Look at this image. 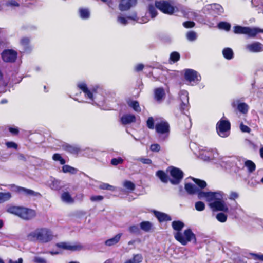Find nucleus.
Wrapping results in <instances>:
<instances>
[{
  "mask_svg": "<svg viewBox=\"0 0 263 263\" xmlns=\"http://www.w3.org/2000/svg\"><path fill=\"white\" fill-rule=\"evenodd\" d=\"M53 235L51 230L47 228H38L27 235V238L31 241H38L46 243L52 240Z\"/></svg>",
  "mask_w": 263,
  "mask_h": 263,
  "instance_id": "obj_1",
  "label": "nucleus"
},
{
  "mask_svg": "<svg viewBox=\"0 0 263 263\" xmlns=\"http://www.w3.org/2000/svg\"><path fill=\"white\" fill-rule=\"evenodd\" d=\"M7 211L25 220H31L36 215L34 210L23 206H10L7 209Z\"/></svg>",
  "mask_w": 263,
  "mask_h": 263,
  "instance_id": "obj_2",
  "label": "nucleus"
},
{
  "mask_svg": "<svg viewBox=\"0 0 263 263\" xmlns=\"http://www.w3.org/2000/svg\"><path fill=\"white\" fill-rule=\"evenodd\" d=\"M175 239L182 245L185 246L189 242L194 240V243H196V235L193 233L191 229H187L184 231L183 234L181 232H177L174 234Z\"/></svg>",
  "mask_w": 263,
  "mask_h": 263,
  "instance_id": "obj_3",
  "label": "nucleus"
},
{
  "mask_svg": "<svg viewBox=\"0 0 263 263\" xmlns=\"http://www.w3.org/2000/svg\"><path fill=\"white\" fill-rule=\"evenodd\" d=\"M155 7L165 14L172 15L179 11L176 6L172 5L170 2L165 0L156 1Z\"/></svg>",
  "mask_w": 263,
  "mask_h": 263,
  "instance_id": "obj_4",
  "label": "nucleus"
},
{
  "mask_svg": "<svg viewBox=\"0 0 263 263\" xmlns=\"http://www.w3.org/2000/svg\"><path fill=\"white\" fill-rule=\"evenodd\" d=\"M216 128L219 136L222 138L227 137L230 134L231 123L229 120L221 119L217 123Z\"/></svg>",
  "mask_w": 263,
  "mask_h": 263,
  "instance_id": "obj_5",
  "label": "nucleus"
},
{
  "mask_svg": "<svg viewBox=\"0 0 263 263\" xmlns=\"http://www.w3.org/2000/svg\"><path fill=\"white\" fill-rule=\"evenodd\" d=\"M167 171H169L172 178H170V182L173 185L179 184L184 177L183 171L179 168L171 166Z\"/></svg>",
  "mask_w": 263,
  "mask_h": 263,
  "instance_id": "obj_6",
  "label": "nucleus"
},
{
  "mask_svg": "<svg viewBox=\"0 0 263 263\" xmlns=\"http://www.w3.org/2000/svg\"><path fill=\"white\" fill-rule=\"evenodd\" d=\"M77 87L84 93L86 98L89 99L92 101H94L93 95L97 93L98 89L99 88L98 86H96L90 90L84 82L79 83L77 84Z\"/></svg>",
  "mask_w": 263,
  "mask_h": 263,
  "instance_id": "obj_7",
  "label": "nucleus"
},
{
  "mask_svg": "<svg viewBox=\"0 0 263 263\" xmlns=\"http://www.w3.org/2000/svg\"><path fill=\"white\" fill-rule=\"evenodd\" d=\"M3 61L6 63H14L17 57V52L13 49H5L1 53Z\"/></svg>",
  "mask_w": 263,
  "mask_h": 263,
  "instance_id": "obj_8",
  "label": "nucleus"
},
{
  "mask_svg": "<svg viewBox=\"0 0 263 263\" xmlns=\"http://www.w3.org/2000/svg\"><path fill=\"white\" fill-rule=\"evenodd\" d=\"M184 78L189 82H198L201 80V76L198 74L197 71L192 69H185L184 70Z\"/></svg>",
  "mask_w": 263,
  "mask_h": 263,
  "instance_id": "obj_9",
  "label": "nucleus"
},
{
  "mask_svg": "<svg viewBox=\"0 0 263 263\" xmlns=\"http://www.w3.org/2000/svg\"><path fill=\"white\" fill-rule=\"evenodd\" d=\"M155 130L158 134L168 136L170 132V126L167 121L162 120L156 124Z\"/></svg>",
  "mask_w": 263,
  "mask_h": 263,
  "instance_id": "obj_10",
  "label": "nucleus"
},
{
  "mask_svg": "<svg viewBox=\"0 0 263 263\" xmlns=\"http://www.w3.org/2000/svg\"><path fill=\"white\" fill-rule=\"evenodd\" d=\"M210 206L215 211L228 212V208L225 204L224 202L221 199H217L213 202L209 204Z\"/></svg>",
  "mask_w": 263,
  "mask_h": 263,
  "instance_id": "obj_11",
  "label": "nucleus"
},
{
  "mask_svg": "<svg viewBox=\"0 0 263 263\" xmlns=\"http://www.w3.org/2000/svg\"><path fill=\"white\" fill-rule=\"evenodd\" d=\"M55 246L58 248L66 250H70L71 251L81 250L83 247L81 245H71L66 242H61L56 243Z\"/></svg>",
  "mask_w": 263,
  "mask_h": 263,
  "instance_id": "obj_12",
  "label": "nucleus"
},
{
  "mask_svg": "<svg viewBox=\"0 0 263 263\" xmlns=\"http://www.w3.org/2000/svg\"><path fill=\"white\" fill-rule=\"evenodd\" d=\"M137 0H121L119 8L121 11H127L136 6Z\"/></svg>",
  "mask_w": 263,
  "mask_h": 263,
  "instance_id": "obj_13",
  "label": "nucleus"
},
{
  "mask_svg": "<svg viewBox=\"0 0 263 263\" xmlns=\"http://www.w3.org/2000/svg\"><path fill=\"white\" fill-rule=\"evenodd\" d=\"M16 191L19 193H23L26 196H32L36 197L42 196L41 194L39 192H36L31 189L25 188L21 186H16Z\"/></svg>",
  "mask_w": 263,
  "mask_h": 263,
  "instance_id": "obj_14",
  "label": "nucleus"
},
{
  "mask_svg": "<svg viewBox=\"0 0 263 263\" xmlns=\"http://www.w3.org/2000/svg\"><path fill=\"white\" fill-rule=\"evenodd\" d=\"M136 121V116L133 114H125L120 118V122L123 125L129 124Z\"/></svg>",
  "mask_w": 263,
  "mask_h": 263,
  "instance_id": "obj_15",
  "label": "nucleus"
},
{
  "mask_svg": "<svg viewBox=\"0 0 263 263\" xmlns=\"http://www.w3.org/2000/svg\"><path fill=\"white\" fill-rule=\"evenodd\" d=\"M259 33H263V29L257 27L251 28L247 27L246 34L249 37H255Z\"/></svg>",
  "mask_w": 263,
  "mask_h": 263,
  "instance_id": "obj_16",
  "label": "nucleus"
},
{
  "mask_svg": "<svg viewBox=\"0 0 263 263\" xmlns=\"http://www.w3.org/2000/svg\"><path fill=\"white\" fill-rule=\"evenodd\" d=\"M127 19L131 20L133 21H137L138 17L136 12H134L130 15L127 16L126 17H124L123 16H119L117 17V21L118 22L121 24L126 25L128 23Z\"/></svg>",
  "mask_w": 263,
  "mask_h": 263,
  "instance_id": "obj_17",
  "label": "nucleus"
},
{
  "mask_svg": "<svg viewBox=\"0 0 263 263\" xmlns=\"http://www.w3.org/2000/svg\"><path fill=\"white\" fill-rule=\"evenodd\" d=\"M233 108L237 106V109L242 114H246L248 111L249 106L246 103H239L237 104V101H233L231 104Z\"/></svg>",
  "mask_w": 263,
  "mask_h": 263,
  "instance_id": "obj_18",
  "label": "nucleus"
},
{
  "mask_svg": "<svg viewBox=\"0 0 263 263\" xmlns=\"http://www.w3.org/2000/svg\"><path fill=\"white\" fill-rule=\"evenodd\" d=\"M154 215L160 222L171 221L172 218L168 215L159 211H154Z\"/></svg>",
  "mask_w": 263,
  "mask_h": 263,
  "instance_id": "obj_19",
  "label": "nucleus"
},
{
  "mask_svg": "<svg viewBox=\"0 0 263 263\" xmlns=\"http://www.w3.org/2000/svg\"><path fill=\"white\" fill-rule=\"evenodd\" d=\"M248 48L253 52H259L263 51V45L259 42H255L249 45Z\"/></svg>",
  "mask_w": 263,
  "mask_h": 263,
  "instance_id": "obj_20",
  "label": "nucleus"
},
{
  "mask_svg": "<svg viewBox=\"0 0 263 263\" xmlns=\"http://www.w3.org/2000/svg\"><path fill=\"white\" fill-rule=\"evenodd\" d=\"M122 235V233H118L111 238L106 240L105 244L107 246H111L116 245L120 241Z\"/></svg>",
  "mask_w": 263,
  "mask_h": 263,
  "instance_id": "obj_21",
  "label": "nucleus"
},
{
  "mask_svg": "<svg viewBox=\"0 0 263 263\" xmlns=\"http://www.w3.org/2000/svg\"><path fill=\"white\" fill-rule=\"evenodd\" d=\"M126 102L130 107L132 108L135 111L140 112L141 109L138 101H133L130 99H128Z\"/></svg>",
  "mask_w": 263,
  "mask_h": 263,
  "instance_id": "obj_22",
  "label": "nucleus"
},
{
  "mask_svg": "<svg viewBox=\"0 0 263 263\" xmlns=\"http://www.w3.org/2000/svg\"><path fill=\"white\" fill-rule=\"evenodd\" d=\"M20 44L23 47L24 51H29L31 50L30 46V40L29 37H23L20 40Z\"/></svg>",
  "mask_w": 263,
  "mask_h": 263,
  "instance_id": "obj_23",
  "label": "nucleus"
},
{
  "mask_svg": "<svg viewBox=\"0 0 263 263\" xmlns=\"http://www.w3.org/2000/svg\"><path fill=\"white\" fill-rule=\"evenodd\" d=\"M184 189L188 194L194 195L197 193L198 188L191 183H186L184 184Z\"/></svg>",
  "mask_w": 263,
  "mask_h": 263,
  "instance_id": "obj_24",
  "label": "nucleus"
},
{
  "mask_svg": "<svg viewBox=\"0 0 263 263\" xmlns=\"http://www.w3.org/2000/svg\"><path fill=\"white\" fill-rule=\"evenodd\" d=\"M156 175L163 183H166L170 181L168 175L163 170L157 171Z\"/></svg>",
  "mask_w": 263,
  "mask_h": 263,
  "instance_id": "obj_25",
  "label": "nucleus"
},
{
  "mask_svg": "<svg viewBox=\"0 0 263 263\" xmlns=\"http://www.w3.org/2000/svg\"><path fill=\"white\" fill-rule=\"evenodd\" d=\"M211 10L216 15H220L224 12L223 7L220 4L214 3L210 5Z\"/></svg>",
  "mask_w": 263,
  "mask_h": 263,
  "instance_id": "obj_26",
  "label": "nucleus"
},
{
  "mask_svg": "<svg viewBox=\"0 0 263 263\" xmlns=\"http://www.w3.org/2000/svg\"><path fill=\"white\" fill-rule=\"evenodd\" d=\"M155 98L157 101L161 100L165 96L164 90L162 87L156 88L154 91Z\"/></svg>",
  "mask_w": 263,
  "mask_h": 263,
  "instance_id": "obj_27",
  "label": "nucleus"
},
{
  "mask_svg": "<svg viewBox=\"0 0 263 263\" xmlns=\"http://www.w3.org/2000/svg\"><path fill=\"white\" fill-rule=\"evenodd\" d=\"M140 227L141 230L148 232L152 229L153 224L148 221H143L140 223Z\"/></svg>",
  "mask_w": 263,
  "mask_h": 263,
  "instance_id": "obj_28",
  "label": "nucleus"
},
{
  "mask_svg": "<svg viewBox=\"0 0 263 263\" xmlns=\"http://www.w3.org/2000/svg\"><path fill=\"white\" fill-rule=\"evenodd\" d=\"M172 226L174 230L177 232H180L184 227V224L180 220L173 221L172 223Z\"/></svg>",
  "mask_w": 263,
  "mask_h": 263,
  "instance_id": "obj_29",
  "label": "nucleus"
},
{
  "mask_svg": "<svg viewBox=\"0 0 263 263\" xmlns=\"http://www.w3.org/2000/svg\"><path fill=\"white\" fill-rule=\"evenodd\" d=\"M191 178L194 181V182L198 186V189H203L206 187L207 183L204 180L198 178H195L194 177H191Z\"/></svg>",
  "mask_w": 263,
  "mask_h": 263,
  "instance_id": "obj_30",
  "label": "nucleus"
},
{
  "mask_svg": "<svg viewBox=\"0 0 263 263\" xmlns=\"http://www.w3.org/2000/svg\"><path fill=\"white\" fill-rule=\"evenodd\" d=\"M222 54L225 59L231 60L234 57V53L230 48H225L222 50Z\"/></svg>",
  "mask_w": 263,
  "mask_h": 263,
  "instance_id": "obj_31",
  "label": "nucleus"
},
{
  "mask_svg": "<svg viewBox=\"0 0 263 263\" xmlns=\"http://www.w3.org/2000/svg\"><path fill=\"white\" fill-rule=\"evenodd\" d=\"M61 199L62 201L67 203H73V199L68 192H64L61 195Z\"/></svg>",
  "mask_w": 263,
  "mask_h": 263,
  "instance_id": "obj_32",
  "label": "nucleus"
},
{
  "mask_svg": "<svg viewBox=\"0 0 263 263\" xmlns=\"http://www.w3.org/2000/svg\"><path fill=\"white\" fill-rule=\"evenodd\" d=\"M245 166L247 168L249 173H253L256 169L255 164L250 160H247L245 162Z\"/></svg>",
  "mask_w": 263,
  "mask_h": 263,
  "instance_id": "obj_33",
  "label": "nucleus"
},
{
  "mask_svg": "<svg viewBox=\"0 0 263 263\" xmlns=\"http://www.w3.org/2000/svg\"><path fill=\"white\" fill-rule=\"evenodd\" d=\"M64 149L66 152L73 154H77L80 152L79 148L70 145L69 144H67L65 145L64 147Z\"/></svg>",
  "mask_w": 263,
  "mask_h": 263,
  "instance_id": "obj_34",
  "label": "nucleus"
},
{
  "mask_svg": "<svg viewBox=\"0 0 263 263\" xmlns=\"http://www.w3.org/2000/svg\"><path fill=\"white\" fill-rule=\"evenodd\" d=\"M79 12L80 16L82 19H88L90 16V12L88 9L80 8Z\"/></svg>",
  "mask_w": 263,
  "mask_h": 263,
  "instance_id": "obj_35",
  "label": "nucleus"
},
{
  "mask_svg": "<svg viewBox=\"0 0 263 263\" xmlns=\"http://www.w3.org/2000/svg\"><path fill=\"white\" fill-rule=\"evenodd\" d=\"M62 171L65 173H69L71 174H76L77 170L70 165H64L62 166Z\"/></svg>",
  "mask_w": 263,
  "mask_h": 263,
  "instance_id": "obj_36",
  "label": "nucleus"
},
{
  "mask_svg": "<svg viewBox=\"0 0 263 263\" xmlns=\"http://www.w3.org/2000/svg\"><path fill=\"white\" fill-rule=\"evenodd\" d=\"M11 197V195L9 192L3 193L0 192V203H2L9 200Z\"/></svg>",
  "mask_w": 263,
  "mask_h": 263,
  "instance_id": "obj_37",
  "label": "nucleus"
},
{
  "mask_svg": "<svg viewBox=\"0 0 263 263\" xmlns=\"http://www.w3.org/2000/svg\"><path fill=\"white\" fill-rule=\"evenodd\" d=\"M247 27L237 25L234 27V32L236 34H245Z\"/></svg>",
  "mask_w": 263,
  "mask_h": 263,
  "instance_id": "obj_38",
  "label": "nucleus"
},
{
  "mask_svg": "<svg viewBox=\"0 0 263 263\" xmlns=\"http://www.w3.org/2000/svg\"><path fill=\"white\" fill-rule=\"evenodd\" d=\"M180 58V54L176 51H173L170 54V61L173 63L178 62Z\"/></svg>",
  "mask_w": 263,
  "mask_h": 263,
  "instance_id": "obj_39",
  "label": "nucleus"
},
{
  "mask_svg": "<svg viewBox=\"0 0 263 263\" xmlns=\"http://www.w3.org/2000/svg\"><path fill=\"white\" fill-rule=\"evenodd\" d=\"M123 186L128 191L132 192L135 189V185L131 181L126 180L124 182Z\"/></svg>",
  "mask_w": 263,
  "mask_h": 263,
  "instance_id": "obj_40",
  "label": "nucleus"
},
{
  "mask_svg": "<svg viewBox=\"0 0 263 263\" xmlns=\"http://www.w3.org/2000/svg\"><path fill=\"white\" fill-rule=\"evenodd\" d=\"M218 27L220 29H223L228 31L231 29V25L230 23L226 22H220L218 24Z\"/></svg>",
  "mask_w": 263,
  "mask_h": 263,
  "instance_id": "obj_41",
  "label": "nucleus"
},
{
  "mask_svg": "<svg viewBox=\"0 0 263 263\" xmlns=\"http://www.w3.org/2000/svg\"><path fill=\"white\" fill-rule=\"evenodd\" d=\"M128 260H131L132 263H141L143 260V256L141 254H134L133 258Z\"/></svg>",
  "mask_w": 263,
  "mask_h": 263,
  "instance_id": "obj_42",
  "label": "nucleus"
},
{
  "mask_svg": "<svg viewBox=\"0 0 263 263\" xmlns=\"http://www.w3.org/2000/svg\"><path fill=\"white\" fill-rule=\"evenodd\" d=\"M156 8L155 6H154L152 4L148 5V10L152 18H154L158 14Z\"/></svg>",
  "mask_w": 263,
  "mask_h": 263,
  "instance_id": "obj_43",
  "label": "nucleus"
},
{
  "mask_svg": "<svg viewBox=\"0 0 263 263\" xmlns=\"http://www.w3.org/2000/svg\"><path fill=\"white\" fill-rule=\"evenodd\" d=\"M50 187L52 190H60L61 188L60 181L54 179L52 181L51 183H50Z\"/></svg>",
  "mask_w": 263,
  "mask_h": 263,
  "instance_id": "obj_44",
  "label": "nucleus"
},
{
  "mask_svg": "<svg viewBox=\"0 0 263 263\" xmlns=\"http://www.w3.org/2000/svg\"><path fill=\"white\" fill-rule=\"evenodd\" d=\"M52 159L54 161H59L60 164L62 165H64L66 163L65 159L62 157L60 154L58 153L54 154L52 156Z\"/></svg>",
  "mask_w": 263,
  "mask_h": 263,
  "instance_id": "obj_45",
  "label": "nucleus"
},
{
  "mask_svg": "<svg viewBox=\"0 0 263 263\" xmlns=\"http://www.w3.org/2000/svg\"><path fill=\"white\" fill-rule=\"evenodd\" d=\"M129 232L133 234H138L140 233V229L138 225H132L128 227Z\"/></svg>",
  "mask_w": 263,
  "mask_h": 263,
  "instance_id": "obj_46",
  "label": "nucleus"
},
{
  "mask_svg": "<svg viewBox=\"0 0 263 263\" xmlns=\"http://www.w3.org/2000/svg\"><path fill=\"white\" fill-rule=\"evenodd\" d=\"M146 125L149 129H155L154 120L152 117H149L148 118L146 121Z\"/></svg>",
  "mask_w": 263,
  "mask_h": 263,
  "instance_id": "obj_47",
  "label": "nucleus"
},
{
  "mask_svg": "<svg viewBox=\"0 0 263 263\" xmlns=\"http://www.w3.org/2000/svg\"><path fill=\"white\" fill-rule=\"evenodd\" d=\"M216 219L220 222H224L227 220V216L223 213H219L216 215Z\"/></svg>",
  "mask_w": 263,
  "mask_h": 263,
  "instance_id": "obj_48",
  "label": "nucleus"
},
{
  "mask_svg": "<svg viewBox=\"0 0 263 263\" xmlns=\"http://www.w3.org/2000/svg\"><path fill=\"white\" fill-rule=\"evenodd\" d=\"M195 209L198 211H203L205 209V204L202 201H197L195 204Z\"/></svg>",
  "mask_w": 263,
  "mask_h": 263,
  "instance_id": "obj_49",
  "label": "nucleus"
},
{
  "mask_svg": "<svg viewBox=\"0 0 263 263\" xmlns=\"http://www.w3.org/2000/svg\"><path fill=\"white\" fill-rule=\"evenodd\" d=\"M186 37L188 40L193 41L197 38L196 33L193 31H190L186 34Z\"/></svg>",
  "mask_w": 263,
  "mask_h": 263,
  "instance_id": "obj_50",
  "label": "nucleus"
},
{
  "mask_svg": "<svg viewBox=\"0 0 263 263\" xmlns=\"http://www.w3.org/2000/svg\"><path fill=\"white\" fill-rule=\"evenodd\" d=\"M123 162V159L121 157H118L117 158H112L111 160V164L114 166L122 164Z\"/></svg>",
  "mask_w": 263,
  "mask_h": 263,
  "instance_id": "obj_51",
  "label": "nucleus"
},
{
  "mask_svg": "<svg viewBox=\"0 0 263 263\" xmlns=\"http://www.w3.org/2000/svg\"><path fill=\"white\" fill-rule=\"evenodd\" d=\"M196 194H197L198 199H201L206 198L207 192H204L202 191V189H198Z\"/></svg>",
  "mask_w": 263,
  "mask_h": 263,
  "instance_id": "obj_52",
  "label": "nucleus"
},
{
  "mask_svg": "<svg viewBox=\"0 0 263 263\" xmlns=\"http://www.w3.org/2000/svg\"><path fill=\"white\" fill-rule=\"evenodd\" d=\"M216 194L217 193L216 192H207L206 198L208 199L209 201L215 199L216 198Z\"/></svg>",
  "mask_w": 263,
  "mask_h": 263,
  "instance_id": "obj_53",
  "label": "nucleus"
},
{
  "mask_svg": "<svg viewBox=\"0 0 263 263\" xmlns=\"http://www.w3.org/2000/svg\"><path fill=\"white\" fill-rule=\"evenodd\" d=\"M100 188L102 190H107L110 191H114L115 188L113 186L109 185L107 183H103L100 186Z\"/></svg>",
  "mask_w": 263,
  "mask_h": 263,
  "instance_id": "obj_54",
  "label": "nucleus"
},
{
  "mask_svg": "<svg viewBox=\"0 0 263 263\" xmlns=\"http://www.w3.org/2000/svg\"><path fill=\"white\" fill-rule=\"evenodd\" d=\"M150 150L154 152H158L160 151V146L157 143L152 144L150 146Z\"/></svg>",
  "mask_w": 263,
  "mask_h": 263,
  "instance_id": "obj_55",
  "label": "nucleus"
},
{
  "mask_svg": "<svg viewBox=\"0 0 263 263\" xmlns=\"http://www.w3.org/2000/svg\"><path fill=\"white\" fill-rule=\"evenodd\" d=\"M183 26L186 28H193L195 26V23L193 21H187L183 23Z\"/></svg>",
  "mask_w": 263,
  "mask_h": 263,
  "instance_id": "obj_56",
  "label": "nucleus"
},
{
  "mask_svg": "<svg viewBox=\"0 0 263 263\" xmlns=\"http://www.w3.org/2000/svg\"><path fill=\"white\" fill-rule=\"evenodd\" d=\"M6 145L8 148H12L15 149H17L18 147L17 144L13 142H6Z\"/></svg>",
  "mask_w": 263,
  "mask_h": 263,
  "instance_id": "obj_57",
  "label": "nucleus"
},
{
  "mask_svg": "<svg viewBox=\"0 0 263 263\" xmlns=\"http://www.w3.org/2000/svg\"><path fill=\"white\" fill-rule=\"evenodd\" d=\"M103 196L101 195L92 196L90 197V200L91 201H101L103 199Z\"/></svg>",
  "mask_w": 263,
  "mask_h": 263,
  "instance_id": "obj_58",
  "label": "nucleus"
},
{
  "mask_svg": "<svg viewBox=\"0 0 263 263\" xmlns=\"http://www.w3.org/2000/svg\"><path fill=\"white\" fill-rule=\"evenodd\" d=\"M240 129L242 132L245 133H250L251 129L247 125H244L242 123L240 125Z\"/></svg>",
  "mask_w": 263,
  "mask_h": 263,
  "instance_id": "obj_59",
  "label": "nucleus"
},
{
  "mask_svg": "<svg viewBox=\"0 0 263 263\" xmlns=\"http://www.w3.org/2000/svg\"><path fill=\"white\" fill-rule=\"evenodd\" d=\"M139 161L141 162L143 164H151L152 163V161L151 159L149 158H140Z\"/></svg>",
  "mask_w": 263,
  "mask_h": 263,
  "instance_id": "obj_60",
  "label": "nucleus"
},
{
  "mask_svg": "<svg viewBox=\"0 0 263 263\" xmlns=\"http://www.w3.org/2000/svg\"><path fill=\"white\" fill-rule=\"evenodd\" d=\"M34 261L35 263H46V261L45 259L39 257H34Z\"/></svg>",
  "mask_w": 263,
  "mask_h": 263,
  "instance_id": "obj_61",
  "label": "nucleus"
},
{
  "mask_svg": "<svg viewBox=\"0 0 263 263\" xmlns=\"http://www.w3.org/2000/svg\"><path fill=\"white\" fill-rule=\"evenodd\" d=\"M9 130L13 135H16L19 133V130L17 128L10 127Z\"/></svg>",
  "mask_w": 263,
  "mask_h": 263,
  "instance_id": "obj_62",
  "label": "nucleus"
},
{
  "mask_svg": "<svg viewBox=\"0 0 263 263\" xmlns=\"http://www.w3.org/2000/svg\"><path fill=\"white\" fill-rule=\"evenodd\" d=\"M238 197V194L235 192H232L230 194V199L231 200H235Z\"/></svg>",
  "mask_w": 263,
  "mask_h": 263,
  "instance_id": "obj_63",
  "label": "nucleus"
},
{
  "mask_svg": "<svg viewBox=\"0 0 263 263\" xmlns=\"http://www.w3.org/2000/svg\"><path fill=\"white\" fill-rule=\"evenodd\" d=\"M252 255L254 257L255 259H258L261 261H263V254L259 255L257 254L253 253Z\"/></svg>",
  "mask_w": 263,
  "mask_h": 263,
  "instance_id": "obj_64",
  "label": "nucleus"
}]
</instances>
